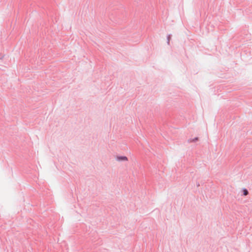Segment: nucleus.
Segmentation results:
<instances>
[{"instance_id": "1", "label": "nucleus", "mask_w": 252, "mask_h": 252, "mask_svg": "<svg viewBox=\"0 0 252 252\" xmlns=\"http://www.w3.org/2000/svg\"><path fill=\"white\" fill-rule=\"evenodd\" d=\"M198 137H195L194 138H189L188 139V142L189 143L195 142L198 141Z\"/></svg>"}, {"instance_id": "3", "label": "nucleus", "mask_w": 252, "mask_h": 252, "mask_svg": "<svg viewBox=\"0 0 252 252\" xmlns=\"http://www.w3.org/2000/svg\"><path fill=\"white\" fill-rule=\"evenodd\" d=\"M243 192H244V194L245 195H247L248 194V191L246 189H244Z\"/></svg>"}, {"instance_id": "2", "label": "nucleus", "mask_w": 252, "mask_h": 252, "mask_svg": "<svg viewBox=\"0 0 252 252\" xmlns=\"http://www.w3.org/2000/svg\"><path fill=\"white\" fill-rule=\"evenodd\" d=\"M119 160H127V158L126 157H121L118 158Z\"/></svg>"}]
</instances>
